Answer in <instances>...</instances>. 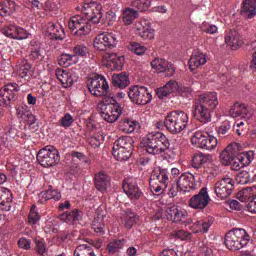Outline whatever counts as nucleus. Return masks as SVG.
Instances as JSON below:
<instances>
[{
    "label": "nucleus",
    "instance_id": "obj_1",
    "mask_svg": "<svg viewBox=\"0 0 256 256\" xmlns=\"http://www.w3.org/2000/svg\"><path fill=\"white\" fill-rule=\"evenodd\" d=\"M77 11H81L82 14L70 18L68 22L69 30L77 37L89 35L91 33V22L100 23L103 17V6L99 2H90L78 6Z\"/></svg>",
    "mask_w": 256,
    "mask_h": 256
},
{
    "label": "nucleus",
    "instance_id": "obj_2",
    "mask_svg": "<svg viewBox=\"0 0 256 256\" xmlns=\"http://www.w3.org/2000/svg\"><path fill=\"white\" fill-rule=\"evenodd\" d=\"M219 106L217 92H206L195 99L193 115L200 123H211L213 111Z\"/></svg>",
    "mask_w": 256,
    "mask_h": 256
},
{
    "label": "nucleus",
    "instance_id": "obj_3",
    "mask_svg": "<svg viewBox=\"0 0 256 256\" xmlns=\"http://www.w3.org/2000/svg\"><path fill=\"white\" fill-rule=\"evenodd\" d=\"M169 145V139L161 132H150L140 142V146L149 155H161V153H165Z\"/></svg>",
    "mask_w": 256,
    "mask_h": 256
},
{
    "label": "nucleus",
    "instance_id": "obj_4",
    "mask_svg": "<svg viewBox=\"0 0 256 256\" xmlns=\"http://www.w3.org/2000/svg\"><path fill=\"white\" fill-rule=\"evenodd\" d=\"M188 123L189 114L181 110L170 112L164 120V126L169 133H172V135H177L182 131H185Z\"/></svg>",
    "mask_w": 256,
    "mask_h": 256
},
{
    "label": "nucleus",
    "instance_id": "obj_5",
    "mask_svg": "<svg viewBox=\"0 0 256 256\" xmlns=\"http://www.w3.org/2000/svg\"><path fill=\"white\" fill-rule=\"evenodd\" d=\"M249 241H251V237L245 229L234 228L226 234L224 243L230 251H239L243 247H247Z\"/></svg>",
    "mask_w": 256,
    "mask_h": 256
},
{
    "label": "nucleus",
    "instance_id": "obj_6",
    "mask_svg": "<svg viewBox=\"0 0 256 256\" xmlns=\"http://www.w3.org/2000/svg\"><path fill=\"white\" fill-rule=\"evenodd\" d=\"M211 133L213 131H196L191 136V143L198 149L213 151L218 145V140Z\"/></svg>",
    "mask_w": 256,
    "mask_h": 256
},
{
    "label": "nucleus",
    "instance_id": "obj_7",
    "mask_svg": "<svg viewBox=\"0 0 256 256\" xmlns=\"http://www.w3.org/2000/svg\"><path fill=\"white\" fill-rule=\"evenodd\" d=\"M36 159L42 167H55L61 161V155L54 146H46L39 150Z\"/></svg>",
    "mask_w": 256,
    "mask_h": 256
},
{
    "label": "nucleus",
    "instance_id": "obj_8",
    "mask_svg": "<svg viewBox=\"0 0 256 256\" xmlns=\"http://www.w3.org/2000/svg\"><path fill=\"white\" fill-rule=\"evenodd\" d=\"M107 104L102 105L100 110V117L106 121V123H115L119 121L123 113V108L117 100L111 98L110 101L106 100Z\"/></svg>",
    "mask_w": 256,
    "mask_h": 256
},
{
    "label": "nucleus",
    "instance_id": "obj_9",
    "mask_svg": "<svg viewBox=\"0 0 256 256\" xmlns=\"http://www.w3.org/2000/svg\"><path fill=\"white\" fill-rule=\"evenodd\" d=\"M88 91L94 97H105L109 91V84L102 75H94L87 80Z\"/></svg>",
    "mask_w": 256,
    "mask_h": 256
},
{
    "label": "nucleus",
    "instance_id": "obj_10",
    "mask_svg": "<svg viewBox=\"0 0 256 256\" xmlns=\"http://www.w3.org/2000/svg\"><path fill=\"white\" fill-rule=\"evenodd\" d=\"M159 99L169 97L170 93H179L182 97H191V89L189 87L181 86L175 80H170L165 86L158 88L156 91Z\"/></svg>",
    "mask_w": 256,
    "mask_h": 256
},
{
    "label": "nucleus",
    "instance_id": "obj_11",
    "mask_svg": "<svg viewBox=\"0 0 256 256\" xmlns=\"http://www.w3.org/2000/svg\"><path fill=\"white\" fill-rule=\"evenodd\" d=\"M128 97L136 105H148L153 99V95L145 86H132L128 91Z\"/></svg>",
    "mask_w": 256,
    "mask_h": 256
},
{
    "label": "nucleus",
    "instance_id": "obj_12",
    "mask_svg": "<svg viewBox=\"0 0 256 256\" xmlns=\"http://www.w3.org/2000/svg\"><path fill=\"white\" fill-rule=\"evenodd\" d=\"M119 40H117V35L109 32H104L98 34L94 38V47L97 51H109V49H115Z\"/></svg>",
    "mask_w": 256,
    "mask_h": 256
},
{
    "label": "nucleus",
    "instance_id": "obj_13",
    "mask_svg": "<svg viewBox=\"0 0 256 256\" xmlns=\"http://www.w3.org/2000/svg\"><path fill=\"white\" fill-rule=\"evenodd\" d=\"M235 189V180L231 177H224L218 180L214 185V193L218 199H228Z\"/></svg>",
    "mask_w": 256,
    "mask_h": 256
},
{
    "label": "nucleus",
    "instance_id": "obj_14",
    "mask_svg": "<svg viewBox=\"0 0 256 256\" xmlns=\"http://www.w3.org/2000/svg\"><path fill=\"white\" fill-rule=\"evenodd\" d=\"M17 116L22 121L26 122V127L32 133H35L39 129V124L37 123V116L33 115L31 108L27 104L20 105L16 110Z\"/></svg>",
    "mask_w": 256,
    "mask_h": 256
},
{
    "label": "nucleus",
    "instance_id": "obj_15",
    "mask_svg": "<svg viewBox=\"0 0 256 256\" xmlns=\"http://www.w3.org/2000/svg\"><path fill=\"white\" fill-rule=\"evenodd\" d=\"M166 218L168 221H173L174 223H182V225H189L191 223V218H189V213L187 210L173 205L167 208Z\"/></svg>",
    "mask_w": 256,
    "mask_h": 256
},
{
    "label": "nucleus",
    "instance_id": "obj_16",
    "mask_svg": "<svg viewBox=\"0 0 256 256\" xmlns=\"http://www.w3.org/2000/svg\"><path fill=\"white\" fill-rule=\"evenodd\" d=\"M176 187L183 193H189L197 189V178L191 172H185L176 179Z\"/></svg>",
    "mask_w": 256,
    "mask_h": 256
},
{
    "label": "nucleus",
    "instance_id": "obj_17",
    "mask_svg": "<svg viewBox=\"0 0 256 256\" xmlns=\"http://www.w3.org/2000/svg\"><path fill=\"white\" fill-rule=\"evenodd\" d=\"M134 33L143 41H153L155 39V29L151 28V22L147 19L135 24Z\"/></svg>",
    "mask_w": 256,
    "mask_h": 256
},
{
    "label": "nucleus",
    "instance_id": "obj_18",
    "mask_svg": "<svg viewBox=\"0 0 256 256\" xmlns=\"http://www.w3.org/2000/svg\"><path fill=\"white\" fill-rule=\"evenodd\" d=\"M255 114V108L247 106L241 102H235L229 110L230 117H242L243 119H251Z\"/></svg>",
    "mask_w": 256,
    "mask_h": 256
},
{
    "label": "nucleus",
    "instance_id": "obj_19",
    "mask_svg": "<svg viewBox=\"0 0 256 256\" xmlns=\"http://www.w3.org/2000/svg\"><path fill=\"white\" fill-rule=\"evenodd\" d=\"M122 188L131 201H137L143 197V192H141V189L137 186V179L135 178H126Z\"/></svg>",
    "mask_w": 256,
    "mask_h": 256
},
{
    "label": "nucleus",
    "instance_id": "obj_20",
    "mask_svg": "<svg viewBox=\"0 0 256 256\" xmlns=\"http://www.w3.org/2000/svg\"><path fill=\"white\" fill-rule=\"evenodd\" d=\"M19 91V85L17 83L6 84L0 90V105L5 106L9 105L15 97H17V92Z\"/></svg>",
    "mask_w": 256,
    "mask_h": 256
},
{
    "label": "nucleus",
    "instance_id": "obj_21",
    "mask_svg": "<svg viewBox=\"0 0 256 256\" xmlns=\"http://www.w3.org/2000/svg\"><path fill=\"white\" fill-rule=\"evenodd\" d=\"M3 35L9 37L10 39H16L18 41H23V39L29 38V33L21 26L15 24H10L2 29Z\"/></svg>",
    "mask_w": 256,
    "mask_h": 256
},
{
    "label": "nucleus",
    "instance_id": "obj_22",
    "mask_svg": "<svg viewBox=\"0 0 256 256\" xmlns=\"http://www.w3.org/2000/svg\"><path fill=\"white\" fill-rule=\"evenodd\" d=\"M209 201H211V198L209 197L207 188H202L198 194L190 198L189 206L192 209H205L209 205Z\"/></svg>",
    "mask_w": 256,
    "mask_h": 256
},
{
    "label": "nucleus",
    "instance_id": "obj_23",
    "mask_svg": "<svg viewBox=\"0 0 256 256\" xmlns=\"http://www.w3.org/2000/svg\"><path fill=\"white\" fill-rule=\"evenodd\" d=\"M239 151H241V145L238 143L229 144L221 153H220V161L222 165H231L233 160L237 155H239Z\"/></svg>",
    "mask_w": 256,
    "mask_h": 256
},
{
    "label": "nucleus",
    "instance_id": "obj_24",
    "mask_svg": "<svg viewBox=\"0 0 256 256\" xmlns=\"http://www.w3.org/2000/svg\"><path fill=\"white\" fill-rule=\"evenodd\" d=\"M151 67L157 73H166V77H173V73H175V67L163 58H155L151 62Z\"/></svg>",
    "mask_w": 256,
    "mask_h": 256
},
{
    "label": "nucleus",
    "instance_id": "obj_25",
    "mask_svg": "<svg viewBox=\"0 0 256 256\" xmlns=\"http://www.w3.org/2000/svg\"><path fill=\"white\" fill-rule=\"evenodd\" d=\"M102 61L105 67L119 70L123 67V63H125V57L117 53H106L103 55Z\"/></svg>",
    "mask_w": 256,
    "mask_h": 256
},
{
    "label": "nucleus",
    "instance_id": "obj_26",
    "mask_svg": "<svg viewBox=\"0 0 256 256\" xmlns=\"http://www.w3.org/2000/svg\"><path fill=\"white\" fill-rule=\"evenodd\" d=\"M152 185H169V171L167 169H155L150 176Z\"/></svg>",
    "mask_w": 256,
    "mask_h": 256
},
{
    "label": "nucleus",
    "instance_id": "obj_27",
    "mask_svg": "<svg viewBox=\"0 0 256 256\" xmlns=\"http://www.w3.org/2000/svg\"><path fill=\"white\" fill-rule=\"evenodd\" d=\"M207 63V56L201 51H194L188 61L190 71H197Z\"/></svg>",
    "mask_w": 256,
    "mask_h": 256
},
{
    "label": "nucleus",
    "instance_id": "obj_28",
    "mask_svg": "<svg viewBox=\"0 0 256 256\" xmlns=\"http://www.w3.org/2000/svg\"><path fill=\"white\" fill-rule=\"evenodd\" d=\"M94 185L97 191L105 193L107 188L111 186V179L105 174V172H99L94 177Z\"/></svg>",
    "mask_w": 256,
    "mask_h": 256
},
{
    "label": "nucleus",
    "instance_id": "obj_29",
    "mask_svg": "<svg viewBox=\"0 0 256 256\" xmlns=\"http://www.w3.org/2000/svg\"><path fill=\"white\" fill-rule=\"evenodd\" d=\"M212 225H213V220L211 218H204V219L196 220L190 226V229L194 233H208Z\"/></svg>",
    "mask_w": 256,
    "mask_h": 256
},
{
    "label": "nucleus",
    "instance_id": "obj_30",
    "mask_svg": "<svg viewBox=\"0 0 256 256\" xmlns=\"http://www.w3.org/2000/svg\"><path fill=\"white\" fill-rule=\"evenodd\" d=\"M11 203H13V193L8 188H0V206L2 211H11Z\"/></svg>",
    "mask_w": 256,
    "mask_h": 256
},
{
    "label": "nucleus",
    "instance_id": "obj_31",
    "mask_svg": "<svg viewBox=\"0 0 256 256\" xmlns=\"http://www.w3.org/2000/svg\"><path fill=\"white\" fill-rule=\"evenodd\" d=\"M56 78L65 88L72 87L73 83H75V79L73 78V72L68 70L57 69Z\"/></svg>",
    "mask_w": 256,
    "mask_h": 256
},
{
    "label": "nucleus",
    "instance_id": "obj_32",
    "mask_svg": "<svg viewBox=\"0 0 256 256\" xmlns=\"http://www.w3.org/2000/svg\"><path fill=\"white\" fill-rule=\"evenodd\" d=\"M225 43L233 51L239 49L243 45V38L236 31H231L225 37Z\"/></svg>",
    "mask_w": 256,
    "mask_h": 256
},
{
    "label": "nucleus",
    "instance_id": "obj_33",
    "mask_svg": "<svg viewBox=\"0 0 256 256\" xmlns=\"http://www.w3.org/2000/svg\"><path fill=\"white\" fill-rule=\"evenodd\" d=\"M30 5H32V8L36 9V11H41L43 9L44 11H57L59 7L57 4L51 1H46L43 3V0H28Z\"/></svg>",
    "mask_w": 256,
    "mask_h": 256
},
{
    "label": "nucleus",
    "instance_id": "obj_34",
    "mask_svg": "<svg viewBox=\"0 0 256 256\" xmlns=\"http://www.w3.org/2000/svg\"><path fill=\"white\" fill-rule=\"evenodd\" d=\"M46 33H48L52 39H65V30L61 25L55 24V22L48 23Z\"/></svg>",
    "mask_w": 256,
    "mask_h": 256
},
{
    "label": "nucleus",
    "instance_id": "obj_35",
    "mask_svg": "<svg viewBox=\"0 0 256 256\" xmlns=\"http://www.w3.org/2000/svg\"><path fill=\"white\" fill-rule=\"evenodd\" d=\"M81 217H83V212L77 209H74L70 212H64L60 215L61 221L67 223L68 225H75V223H77Z\"/></svg>",
    "mask_w": 256,
    "mask_h": 256
},
{
    "label": "nucleus",
    "instance_id": "obj_36",
    "mask_svg": "<svg viewBox=\"0 0 256 256\" xmlns=\"http://www.w3.org/2000/svg\"><path fill=\"white\" fill-rule=\"evenodd\" d=\"M137 127H139V123L131 118L122 119L118 125V129L122 133H133Z\"/></svg>",
    "mask_w": 256,
    "mask_h": 256
},
{
    "label": "nucleus",
    "instance_id": "obj_37",
    "mask_svg": "<svg viewBox=\"0 0 256 256\" xmlns=\"http://www.w3.org/2000/svg\"><path fill=\"white\" fill-rule=\"evenodd\" d=\"M241 15L253 19L256 15V0H245L242 4Z\"/></svg>",
    "mask_w": 256,
    "mask_h": 256
},
{
    "label": "nucleus",
    "instance_id": "obj_38",
    "mask_svg": "<svg viewBox=\"0 0 256 256\" xmlns=\"http://www.w3.org/2000/svg\"><path fill=\"white\" fill-rule=\"evenodd\" d=\"M236 197L238 201H241L242 203L251 201V199L256 197V186L243 188L237 193Z\"/></svg>",
    "mask_w": 256,
    "mask_h": 256
},
{
    "label": "nucleus",
    "instance_id": "obj_39",
    "mask_svg": "<svg viewBox=\"0 0 256 256\" xmlns=\"http://www.w3.org/2000/svg\"><path fill=\"white\" fill-rule=\"evenodd\" d=\"M112 83L115 87H119V89H125L129 87L131 81L126 72H121L120 74H114L112 76Z\"/></svg>",
    "mask_w": 256,
    "mask_h": 256
},
{
    "label": "nucleus",
    "instance_id": "obj_40",
    "mask_svg": "<svg viewBox=\"0 0 256 256\" xmlns=\"http://www.w3.org/2000/svg\"><path fill=\"white\" fill-rule=\"evenodd\" d=\"M39 199L41 203H45V201H49L51 199H54V201H59L61 199V192H59V190L49 188L48 190L40 192Z\"/></svg>",
    "mask_w": 256,
    "mask_h": 256
},
{
    "label": "nucleus",
    "instance_id": "obj_41",
    "mask_svg": "<svg viewBox=\"0 0 256 256\" xmlns=\"http://www.w3.org/2000/svg\"><path fill=\"white\" fill-rule=\"evenodd\" d=\"M113 149H124L128 151H133V139L127 136L118 138L114 142Z\"/></svg>",
    "mask_w": 256,
    "mask_h": 256
},
{
    "label": "nucleus",
    "instance_id": "obj_42",
    "mask_svg": "<svg viewBox=\"0 0 256 256\" xmlns=\"http://www.w3.org/2000/svg\"><path fill=\"white\" fill-rule=\"evenodd\" d=\"M139 17V13H137V10H134L133 8H126L122 12V21L124 25H132L133 21H135Z\"/></svg>",
    "mask_w": 256,
    "mask_h": 256
},
{
    "label": "nucleus",
    "instance_id": "obj_43",
    "mask_svg": "<svg viewBox=\"0 0 256 256\" xmlns=\"http://www.w3.org/2000/svg\"><path fill=\"white\" fill-rule=\"evenodd\" d=\"M132 152L133 150L112 148V154L116 161H128L131 158Z\"/></svg>",
    "mask_w": 256,
    "mask_h": 256
},
{
    "label": "nucleus",
    "instance_id": "obj_44",
    "mask_svg": "<svg viewBox=\"0 0 256 256\" xmlns=\"http://www.w3.org/2000/svg\"><path fill=\"white\" fill-rule=\"evenodd\" d=\"M122 220L123 223L126 227V229H132L133 225L137 223V214L131 210H127L123 215H122Z\"/></svg>",
    "mask_w": 256,
    "mask_h": 256
},
{
    "label": "nucleus",
    "instance_id": "obj_45",
    "mask_svg": "<svg viewBox=\"0 0 256 256\" xmlns=\"http://www.w3.org/2000/svg\"><path fill=\"white\" fill-rule=\"evenodd\" d=\"M74 256H96L95 251L93 250V246L90 244H82L79 245L74 250Z\"/></svg>",
    "mask_w": 256,
    "mask_h": 256
},
{
    "label": "nucleus",
    "instance_id": "obj_46",
    "mask_svg": "<svg viewBox=\"0 0 256 256\" xmlns=\"http://www.w3.org/2000/svg\"><path fill=\"white\" fill-rule=\"evenodd\" d=\"M58 63L61 67H71V65L78 63V59L77 56L71 54H62L58 59Z\"/></svg>",
    "mask_w": 256,
    "mask_h": 256
},
{
    "label": "nucleus",
    "instance_id": "obj_47",
    "mask_svg": "<svg viewBox=\"0 0 256 256\" xmlns=\"http://www.w3.org/2000/svg\"><path fill=\"white\" fill-rule=\"evenodd\" d=\"M39 221H41V215H39V212L37 211V206L33 205L28 214V223L31 227H37Z\"/></svg>",
    "mask_w": 256,
    "mask_h": 256
},
{
    "label": "nucleus",
    "instance_id": "obj_48",
    "mask_svg": "<svg viewBox=\"0 0 256 256\" xmlns=\"http://www.w3.org/2000/svg\"><path fill=\"white\" fill-rule=\"evenodd\" d=\"M75 123V119L70 113H66L62 118L58 121L59 127H62L63 129H69L71 125Z\"/></svg>",
    "mask_w": 256,
    "mask_h": 256
},
{
    "label": "nucleus",
    "instance_id": "obj_49",
    "mask_svg": "<svg viewBox=\"0 0 256 256\" xmlns=\"http://www.w3.org/2000/svg\"><path fill=\"white\" fill-rule=\"evenodd\" d=\"M240 155V161H243L244 165L248 167V165H251L253 163V159H255V152L253 150L242 152L239 151Z\"/></svg>",
    "mask_w": 256,
    "mask_h": 256
},
{
    "label": "nucleus",
    "instance_id": "obj_50",
    "mask_svg": "<svg viewBox=\"0 0 256 256\" xmlns=\"http://www.w3.org/2000/svg\"><path fill=\"white\" fill-rule=\"evenodd\" d=\"M17 73L21 79H27L29 73H31V64L27 63V61L23 62L17 69Z\"/></svg>",
    "mask_w": 256,
    "mask_h": 256
},
{
    "label": "nucleus",
    "instance_id": "obj_51",
    "mask_svg": "<svg viewBox=\"0 0 256 256\" xmlns=\"http://www.w3.org/2000/svg\"><path fill=\"white\" fill-rule=\"evenodd\" d=\"M237 181L240 185H247V183H255L253 181V177H251V173L248 171H242L237 175Z\"/></svg>",
    "mask_w": 256,
    "mask_h": 256
},
{
    "label": "nucleus",
    "instance_id": "obj_52",
    "mask_svg": "<svg viewBox=\"0 0 256 256\" xmlns=\"http://www.w3.org/2000/svg\"><path fill=\"white\" fill-rule=\"evenodd\" d=\"M31 59H41L43 57V49L40 44H34L30 46Z\"/></svg>",
    "mask_w": 256,
    "mask_h": 256
},
{
    "label": "nucleus",
    "instance_id": "obj_53",
    "mask_svg": "<svg viewBox=\"0 0 256 256\" xmlns=\"http://www.w3.org/2000/svg\"><path fill=\"white\" fill-rule=\"evenodd\" d=\"M129 49L132 53L139 56L145 55L147 52V47L136 42L131 43Z\"/></svg>",
    "mask_w": 256,
    "mask_h": 256
},
{
    "label": "nucleus",
    "instance_id": "obj_54",
    "mask_svg": "<svg viewBox=\"0 0 256 256\" xmlns=\"http://www.w3.org/2000/svg\"><path fill=\"white\" fill-rule=\"evenodd\" d=\"M132 7H136L138 11H147L151 7V0H134Z\"/></svg>",
    "mask_w": 256,
    "mask_h": 256
},
{
    "label": "nucleus",
    "instance_id": "obj_55",
    "mask_svg": "<svg viewBox=\"0 0 256 256\" xmlns=\"http://www.w3.org/2000/svg\"><path fill=\"white\" fill-rule=\"evenodd\" d=\"M89 55V48L85 45H76L74 47V57L79 60V57H87Z\"/></svg>",
    "mask_w": 256,
    "mask_h": 256
},
{
    "label": "nucleus",
    "instance_id": "obj_56",
    "mask_svg": "<svg viewBox=\"0 0 256 256\" xmlns=\"http://www.w3.org/2000/svg\"><path fill=\"white\" fill-rule=\"evenodd\" d=\"M124 240H115L113 242H110L108 245V252L110 255H113L114 253H117L119 249H123Z\"/></svg>",
    "mask_w": 256,
    "mask_h": 256
},
{
    "label": "nucleus",
    "instance_id": "obj_57",
    "mask_svg": "<svg viewBox=\"0 0 256 256\" xmlns=\"http://www.w3.org/2000/svg\"><path fill=\"white\" fill-rule=\"evenodd\" d=\"M72 159L73 161H80V163H82L83 165H91V160L85 156L83 153L81 152H73L72 153Z\"/></svg>",
    "mask_w": 256,
    "mask_h": 256
},
{
    "label": "nucleus",
    "instance_id": "obj_58",
    "mask_svg": "<svg viewBox=\"0 0 256 256\" xmlns=\"http://www.w3.org/2000/svg\"><path fill=\"white\" fill-rule=\"evenodd\" d=\"M244 167H246L245 163L243 162V160H240V155L238 153L235 159L232 160L231 169L233 171H241V169H244Z\"/></svg>",
    "mask_w": 256,
    "mask_h": 256
},
{
    "label": "nucleus",
    "instance_id": "obj_59",
    "mask_svg": "<svg viewBox=\"0 0 256 256\" xmlns=\"http://www.w3.org/2000/svg\"><path fill=\"white\" fill-rule=\"evenodd\" d=\"M164 157L165 159L171 163V161H175V159H177V150L175 148H167L165 151H164Z\"/></svg>",
    "mask_w": 256,
    "mask_h": 256
},
{
    "label": "nucleus",
    "instance_id": "obj_60",
    "mask_svg": "<svg viewBox=\"0 0 256 256\" xmlns=\"http://www.w3.org/2000/svg\"><path fill=\"white\" fill-rule=\"evenodd\" d=\"M229 129H231V122H229L228 120H225L217 129V133L218 135L223 136V135H227V133L229 132Z\"/></svg>",
    "mask_w": 256,
    "mask_h": 256
},
{
    "label": "nucleus",
    "instance_id": "obj_61",
    "mask_svg": "<svg viewBox=\"0 0 256 256\" xmlns=\"http://www.w3.org/2000/svg\"><path fill=\"white\" fill-rule=\"evenodd\" d=\"M176 239H180V241H189L191 239L192 234L187 230H178L175 232Z\"/></svg>",
    "mask_w": 256,
    "mask_h": 256
},
{
    "label": "nucleus",
    "instance_id": "obj_62",
    "mask_svg": "<svg viewBox=\"0 0 256 256\" xmlns=\"http://www.w3.org/2000/svg\"><path fill=\"white\" fill-rule=\"evenodd\" d=\"M36 251L39 253V255H44V253H47V245L45 244V240H36Z\"/></svg>",
    "mask_w": 256,
    "mask_h": 256
},
{
    "label": "nucleus",
    "instance_id": "obj_63",
    "mask_svg": "<svg viewBox=\"0 0 256 256\" xmlns=\"http://www.w3.org/2000/svg\"><path fill=\"white\" fill-rule=\"evenodd\" d=\"M201 31H203V33H209L210 35H213L217 32V27L215 25H210L207 22H204L201 25Z\"/></svg>",
    "mask_w": 256,
    "mask_h": 256
},
{
    "label": "nucleus",
    "instance_id": "obj_64",
    "mask_svg": "<svg viewBox=\"0 0 256 256\" xmlns=\"http://www.w3.org/2000/svg\"><path fill=\"white\" fill-rule=\"evenodd\" d=\"M150 189L152 193H162L164 190L167 189V184H153L150 182Z\"/></svg>",
    "mask_w": 256,
    "mask_h": 256
}]
</instances>
